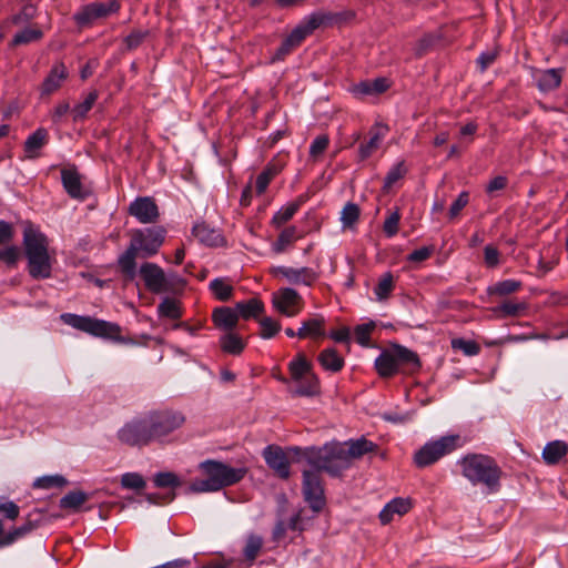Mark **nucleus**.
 Masks as SVG:
<instances>
[{"label":"nucleus","mask_w":568,"mask_h":568,"mask_svg":"<svg viewBox=\"0 0 568 568\" xmlns=\"http://www.w3.org/2000/svg\"><path fill=\"white\" fill-rule=\"evenodd\" d=\"M311 467L313 469L303 471V495L312 510L317 513L325 506L324 488L320 475L325 469Z\"/></svg>","instance_id":"12"},{"label":"nucleus","mask_w":568,"mask_h":568,"mask_svg":"<svg viewBox=\"0 0 568 568\" xmlns=\"http://www.w3.org/2000/svg\"><path fill=\"white\" fill-rule=\"evenodd\" d=\"M192 234L204 245L223 246L225 240L220 231L210 227L205 223H196L192 229Z\"/></svg>","instance_id":"23"},{"label":"nucleus","mask_w":568,"mask_h":568,"mask_svg":"<svg viewBox=\"0 0 568 568\" xmlns=\"http://www.w3.org/2000/svg\"><path fill=\"white\" fill-rule=\"evenodd\" d=\"M235 311L237 313V317H242L244 320L255 318L264 311V304L257 298H251L245 302H239L235 305Z\"/></svg>","instance_id":"32"},{"label":"nucleus","mask_w":568,"mask_h":568,"mask_svg":"<svg viewBox=\"0 0 568 568\" xmlns=\"http://www.w3.org/2000/svg\"><path fill=\"white\" fill-rule=\"evenodd\" d=\"M153 443L164 444L171 440L170 436L185 422L182 413L175 410H154L148 414Z\"/></svg>","instance_id":"8"},{"label":"nucleus","mask_w":568,"mask_h":568,"mask_svg":"<svg viewBox=\"0 0 568 568\" xmlns=\"http://www.w3.org/2000/svg\"><path fill=\"white\" fill-rule=\"evenodd\" d=\"M39 527V521L33 520L30 517L19 527L12 529L0 539V547L9 546L16 540L21 539L29 535L31 531Z\"/></svg>","instance_id":"27"},{"label":"nucleus","mask_w":568,"mask_h":568,"mask_svg":"<svg viewBox=\"0 0 568 568\" xmlns=\"http://www.w3.org/2000/svg\"><path fill=\"white\" fill-rule=\"evenodd\" d=\"M273 274L275 276L281 275L291 284L305 286H312L318 278L317 272L311 267L276 266L273 268Z\"/></svg>","instance_id":"17"},{"label":"nucleus","mask_w":568,"mask_h":568,"mask_svg":"<svg viewBox=\"0 0 568 568\" xmlns=\"http://www.w3.org/2000/svg\"><path fill=\"white\" fill-rule=\"evenodd\" d=\"M128 212L142 224L155 223L159 219V207L150 196H139L129 205Z\"/></svg>","instance_id":"15"},{"label":"nucleus","mask_w":568,"mask_h":568,"mask_svg":"<svg viewBox=\"0 0 568 568\" xmlns=\"http://www.w3.org/2000/svg\"><path fill=\"white\" fill-rule=\"evenodd\" d=\"M153 483L159 488H178L182 485L181 478L172 471H160L153 477Z\"/></svg>","instance_id":"45"},{"label":"nucleus","mask_w":568,"mask_h":568,"mask_svg":"<svg viewBox=\"0 0 568 568\" xmlns=\"http://www.w3.org/2000/svg\"><path fill=\"white\" fill-rule=\"evenodd\" d=\"M384 135L379 130L371 131L369 140L359 145L358 153L361 160L369 158L379 148Z\"/></svg>","instance_id":"40"},{"label":"nucleus","mask_w":568,"mask_h":568,"mask_svg":"<svg viewBox=\"0 0 568 568\" xmlns=\"http://www.w3.org/2000/svg\"><path fill=\"white\" fill-rule=\"evenodd\" d=\"M484 263L488 268H495L500 264V253L496 246L488 244L484 247Z\"/></svg>","instance_id":"60"},{"label":"nucleus","mask_w":568,"mask_h":568,"mask_svg":"<svg viewBox=\"0 0 568 568\" xmlns=\"http://www.w3.org/2000/svg\"><path fill=\"white\" fill-rule=\"evenodd\" d=\"M212 294L222 302L229 301L233 294V287L227 280L216 277L210 282L209 285Z\"/></svg>","instance_id":"37"},{"label":"nucleus","mask_w":568,"mask_h":568,"mask_svg":"<svg viewBox=\"0 0 568 568\" xmlns=\"http://www.w3.org/2000/svg\"><path fill=\"white\" fill-rule=\"evenodd\" d=\"M521 282L517 280H504L495 283L488 292L493 295L506 296L517 292L521 287Z\"/></svg>","instance_id":"44"},{"label":"nucleus","mask_w":568,"mask_h":568,"mask_svg":"<svg viewBox=\"0 0 568 568\" xmlns=\"http://www.w3.org/2000/svg\"><path fill=\"white\" fill-rule=\"evenodd\" d=\"M68 484V480L62 475H47L39 477L34 480L33 487L41 489H50L53 487H63Z\"/></svg>","instance_id":"47"},{"label":"nucleus","mask_w":568,"mask_h":568,"mask_svg":"<svg viewBox=\"0 0 568 568\" xmlns=\"http://www.w3.org/2000/svg\"><path fill=\"white\" fill-rule=\"evenodd\" d=\"M99 98V92L97 90H92L88 93V95L84 98V100L78 104H75L72 110L71 114L74 122L82 121L87 118L88 113L94 105Z\"/></svg>","instance_id":"34"},{"label":"nucleus","mask_w":568,"mask_h":568,"mask_svg":"<svg viewBox=\"0 0 568 568\" xmlns=\"http://www.w3.org/2000/svg\"><path fill=\"white\" fill-rule=\"evenodd\" d=\"M121 443L129 446H148L153 443L148 414L132 419L118 432Z\"/></svg>","instance_id":"11"},{"label":"nucleus","mask_w":568,"mask_h":568,"mask_svg":"<svg viewBox=\"0 0 568 568\" xmlns=\"http://www.w3.org/2000/svg\"><path fill=\"white\" fill-rule=\"evenodd\" d=\"M524 302H514L506 300L494 308V313L499 317L518 316L526 310Z\"/></svg>","instance_id":"38"},{"label":"nucleus","mask_w":568,"mask_h":568,"mask_svg":"<svg viewBox=\"0 0 568 568\" xmlns=\"http://www.w3.org/2000/svg\"><path fill=\"white\" fill-rule=\"evenodd\" d=\"M20 248L17 245L10 244L0 247V262L4 263L8 267H14L20 258Z\"/></svg>","instance_id":"49"},{"label":"nucleus","mask_w":568,"mask_h":568,"mask_svg":"<svg viewBox=\"0 0 568 568\" xmlns=\"http://www.w3.org/2000/svg\"><path fill=\"white\" fill-rule=\"evenodd\" d=\"M412 507L410 500L405 498H394L385 505V514L388 510L395 511V514L402 516L409 511Z\"/></svg>","instance_id":"59"},{"label":"nucleus","mask_w":568,"mask_h":568,"mask_svg":"<svg viewBox=\"0 0 568 568\" xmlns=\"http://www.w3.org/2000/svg\"><path fill=\"white\" fill-rule=\"evenodd\" d=\"M49 142V132L44 128H38L23 144L24 159L36 160L41 155V149Z\"/></svg>","instance_id":"21"},{"label":"nucleus","mask_w":568,"mask_h":568,"mask_svg":"<svg viewBox=\"0 0 568 568\" xmlns=\"http://www.w3.org/2000/svg\"><path fill=\"white\" fill-rule=\"evenodd\" d=\"M88 500V495L81 490L65 494L59 501V506L67 510H78Z\"/></svg>","instance_id":"36"},{"label":"nucleus","mask_w":568,"mask_h":568,"mask_svg":"<svg viewBox=\"0 0 568 568\" xmlns=\"http://www.w3.org/2000/svg\"><path fill=\"white\" fill-rule=\"evenodd\" d=\"M200 469L214 481L219 490L241 481L246 474L243 467L234 468L212 459L201 463Z\"/></svg>","instance_id":"10"},{"label":"nucleus","mask_w":568,"mask_h":568,"mask_svg":"<svg viewBox=\"0 0 568 568\" xmlns=\"http://www.w3.org/2000/svg\"><path fill=\"white\" fill-rule=\"evenodd\" d=\"M394 290V278L392 273H385L378 281L377 285L374 287V294L376 300L382 302L388 298L389 294Z\"/></svg>","instance_id":"42"},{"label":"nucleus","mask_w":568,"mask_h":568,"mask_svg":"<svg viewBox=\"0 0 568 568\" xmlns=\"http://www.w3.org/2000/svg\"><path fill=\"white\" fill-rule=\"evenodd\" d=\"M352 16L348 12L315 11L303 19V21L282 41L281 45L271 58L275 63L285 59L293 49L297 48L303 40L321 27H331Z\"/></svg>","instance_id":"5"},{"label":"nucleus","mask_w":568,"mask_h":568,"mask_svg":"<svg viewBox=\"0 0 568 568\" xmlns=\"http://www.w3.org/2000/svg\"><path fill=\"white\" fill-rule=\"evenodd\" d=\"M296 232L295 226L284 229L272 244V251L276 254L283 253L296 240Z\"/></svg>","instance_id":"39"},{"label":"nucleus","mask_w":568,"mask_h":568,"mask_svg":"<svg viewBox=\"0 0 568 568\" xmlns=\"http://www.w3.org/2000/svg\"><path fill=\"white\" fill-rule=\"evenodd\" d=\"M567 452L568 446L566 443L560 440L550 442L542 450V458L548 465H556L566 456Z\"/></svg>","instance_id":"31"},{"label":"nucleus","mask_w":568,"mask_h":568,"mask_svg":"<svg viewBox=\"0 0 568 568\" xmlns=\"http://www.w3.org/2000/svg\"><path fill=\"white\" fill-rule=\"evenodd\" d=\"M260 336L264 339L273 338L281 331L280 322L273 320L272 317H263L260 321Z\"/></svg>","instance_id":"52"},{"label":"nucleus","mask_w":568,"mask_h":568,"mask_svg":"<svg viewBox=\"0 0 568 568\" xmlns=\"http://www.w3.org/2000/svg\"><path fill=\"white\" fill-rule=\"evenodd\" d=\"M564 69L537 70L534 74L536 85L540 92L547 93L558 89L562 81Z\"/></svg>","instance_id":"20"},{"label":"nucleus","mask_w":568,"mask_h":568,"mask_svg":"<svg viewBox=\"0 0 568 568\" xmlns=\"http://www.w3.org/2000/svg\"><path fill=\"white\" fill-rule=\"evenodd\" d=\"M462 475L474 486H483L487 494L500 489L503 470L489 455L469 453L457 460Z\"/></svg>","instance_id":"4"},{"label":"nucleus","mask_w":568,"mask_h":568,"mask_svg":"<svg viewBox=\"0 0 568 568\" xmlns=\"http://www.w3.org/2000/svg\"><path fill=\"white\" fill-rule=\"evenodd\" d=\"M407 169L404 161L395 163L384 179V189H390L397 181L405 176Z\"/></svg>","instance_id":"48"},{"label":"nucleus","mask_w":568,"mask_h":568,"mask_svg":"<svg viewBox=\"0 0 568 568\" xmlns=\"http://www.w3.org/2000/svg\"><path fill=\"white\" fill-rule=\"evenodd\" d=\"M158 314L160 317L179 320L182 317L181 304L175 298L164 297L158 305Z\"/></svg>","instance_id":"35"},{"label":"nucleus","mask_w":568,"mask_h":568,"mask_svg":"<svg viewBox=\"0 0 568 568\" xmlns=\"http://www.w3.org/2000/svg\"><path fill=\"white\" fill-rule=\"evenodd\" d=\"M273 304L281 314L293 317L301 312L303 300L296 290L284 287L274 294Z\"/></svg>","instance_id":"14"},{"label":"nucleus","mask_w":568,"mask_h":568,"mask_svg":"<svg viewBox=\"0 0 568 568\" xmlns=\"http://www.w3.org/2000/svg\"><path fill=\"white\" fill-rule=\"evenodd\" d=\"M301 205V201L292 202L283 207H281L272 219V224L276 227L282 226L286 222H288L295 213L298 211Z\"/></svg>","instance_id":"41"},{"label":"nucleus","mask_w":568,"mask_h":568,"mask_svg":"<svg viewBox=\"0 0 568 568\" xmlns=\"http://www.w3.org/2000/svg\"><path fill=\"white\" fill-rule=\"evenodd\" d=\"M468 202H469V193L467 191L460 192L459 195L457 196V199L452 203V205L449 207V211H448L449 219L455 220L459 215L462 210L467 206Z\"/></svg>","instance_id":"58"},{"label":"nucleus","mask_w":568,"mask_h":568,"mask_svg":"<svg viewBox=\"0 0 568 568\" xmlns=\"http://www.w3.org/2000/svg\"><path fill=\"white\" fill-rule=\"evenodd\" d=\"M392 351L399 373L412 374L420 368V359L414 351L398 344H395Z\"/></svg>","instance_id":"18"},{"label":"nucleus","mask_w":568,"mask_h":568,"mask_svg":"<svg viewBox=\"0 0 568 568\" xmlns=\"http://www.w3.org/2000/svg\"><path fill=\"white\" fill-rule=\"evenodd\" d=\"M219 489L216 488V486L214 485V481L206 476L205 479H197V480H194L190 486H189V491L190 493H209V491H217Z\"/></svg>","instance_id":"61"},{"label":"nucleus","mask_w":568,"mask_h":568,"mask_svg":"<svg viewBox=\"0 0 568 568\" xmlns=\"http://www.w3.org/2000/svg\"><path fill=\"white\" fill-rule=\"evenodd\" d=\"M277 174V170L273 166H267L264 169L256 178L255 181V190L258 195L263 194L270 182L274 179V176Z\"/></svg>","instance_id":"51"},{"label":"nucleus","mask_w":568,"mask_h":568,"mask_svg":"<svg viewBox=\"0 0 568 568\" xmlns=\"http://www.w3.org/2000/svg\"><path fill=\"white\" fill-rule=\"evenodd\" d=\"M139 274L148 291L154 294L168 292L166 274L161 266L152 262L141 264Z\"/></svg>","instance_id":"13"},{"label":"nucleus","mask_w":568,"mask_h":568,"mask_svg":"<svg viewBox=\"0 0 568 568\" xmlns=\"http://www.w3.org/2000/svg\"><path fill=\"white\" fill-rule=\"evenodd\" d=\"M149 36V31L133 30L124 39V43L128 50H134L142 44L144 39Z\"/></svg>","instance_id":"63"},{"label":"nucleus","mask_w":568,"mask_h":568,"mask_svg":"<svg viewBox=\"0 0 568 568\" xmlns=\"http://www.w3.org/2000/svg\"><path fill=\"white\" fill-rule=\"evenodd\" d=\"M262 456L266 465L281 478L287 479L291 475L290 460L282 449L277 445H267Z\"/></svg>","instance_id":"16"},{"label":"nucleus","mask_w":568,"mask_h":568,"mask_svg":"<svg viewBox=\"0 0 568 568\" xmlns=\"http://www.w3.org/2000/svg\"><path fill=\"white\" fill-rule=\"evenodd\" d=\"M325 320L323 316L316 315L302 323V326L297 331L298 338H316L325 335L324 331Z\"/></svg>","instance_id":"25"},{"label":"nucleus","mask_w":568,"mask_h":568,"mask_svg":"<svg viewBox=\"0 0 568 568\" xmlns=\"http://www.w3.org/2000/svg\"><path fill=\"white\" fill-rule=\"evenodd\" d=\"M214 324L222 329L230 331L237 324L239 317L235 308L231 307H219L213 312Z\"/></svg>","instance_id":"26"},{"label":"nucleus","mask_w":568,"mask_h":568,"mask_svg":"<svg viewBox=\"0 0 568 568\" xmlns=\"http://www.w3.org/2000/svg\"><path fill=\"white\" fill-rule=\"evenodd\" d=\"M37 16V7L32 3L24 4L21 10L11 17V22L16 26L27 23Z\"/></svg>","instance_id":"54"},{"label":"nucleus","mask_w":568,"mask_h":568,"mask_svg":"<svg viewBox=\"0 0 568 568\" xmlns=\"http://www.w3.org/2000/svg\"><path fill=\"white\" fill-rule=\"evenodd\" d=\"M392 348L383 351L375 359V368L379 376L392 377L399 373Z\"/></svg>","instance_id":"24"},{"label":"nucleus","mask_w":568,"mask_h":568,"mask_svg":"<svg viewBox=\"0 0 568 568\" xmlns=\"http://www.w3.org/2000/svg\"><path fill=\"white\" fill-rule=\"evenodd\" d=\"M123 488L141 490L146 486V481L139 473H125L121 477Z\"/></svg>","instance_id":"53"},{"label":"nucleus","mask_w":568,"mask_h":568,"mask_svg":"<svg viewBox=\"0 0 568 568\" xmlns=\"http://www.w3.org/2000/svg\"><path fill=\"white\" fill-rule=\"evenodd\" d=\"M322 367L332 373L339 372L344 366V359L334 348L323 349L317 357Z\"/></svg>","instance_id":"29"},{"label":"nucleus","mask_w":568,"mask_h":568,"mask_svg":"<svg viewBox=\"0 0 568 568\" xmlns=\"http://www.w3.org/2000/svg\"><path fill=\"white\" fill-rule=\"evenodd\" d=\"M377 445L364 436L357 439H349L344 444L332 443L322 447H306L303 450L300 447L292 448L296 454L302 453V457L310 466L317 469H325L327 474L337 477L351 466L352 459L361 458L363 455L373 453Z\"/></svg>","instance_id":"1"},{"label":"nucleus","mask_w":568,"mask_h":568,"mask_svg":"<svg viewBox=\"0 0 568 568\" xmlns=\"http://www.w3.org/2000/svg\"><path fill=\"white\" fill-rule=\"evenodd\" d=\"M43 32L40 29L36 28H24L21 31L17 32L12 38L13 45L28 44L31 42L39 41L42 39Z\"/></svg>","instance_id":"43"},{"label":"nucleus","mask_w":568,"mask_h":568,"mask_svg":"<svg viewBox=\"0 0 568 568\" xmlns=\"http://www.w3.org/2000/svg\"><path fill=\"white\" fill-rule=\"evenodd\" d=\"M298 386L293 392L296 396L313 397L320 394V379L316 374H308L302 381H295Z\"/></svg>","instance_id":"30"},{"label":"nucleus","mask_w":568,"mask_h":568,"mask_svg":"<svg viewBox=\"0 0 568 568\" xmlns=\"http://www.w3.org/2000/svg\"><path fill=\"white\" fill-rule=\"evenodd\" d=\"M460 447L459 435L442 436L438 439L429 440L414 454V463L418 468L428 467L444 456Z\"/></svg>","instance_id":"7"},{"label":"nucleus","mask_w":568,"mask_h":568,"mask_svg":"<svg viewBox=\"0 0 568 568\" xmlns=\"http://www.w3.org/2000/svg\"><path fill=\"white\" fill-rule=\"evenodd\" d=\"M288 371L291 378L295 381H302L308 374H313V367L311 362L307 361L303 353H298L294 359L288 364Z\"/></svg>","instance_id":"28"},{"label":"nucleus","mask_w":568,"mask_h":568,"mask_svg":"<svg viewBox=\"0 0 568 568\" xmlns=\"http://www.w3.org/2000/svg\"><path fill=\"white\" fill-rule=\"evenodd\" d=\"M400 220V214L398 211L393 212L384 222V233L387 237H393L398 232V224Z\"/></svg>","instance_id":"64"},{"label":"nucleus","mask_w":568,"mask_h":568,"mask_svg":"<svg viewBox=\"0 0 568 568\" xmlns=\"http://www.w3.org/2000/svg\"><path fill=\"white\" fill-rule=\"evenodd\" d=\"M219 489L216 488V486L214 485V481L206 476L205 479H197V480H194L190 486H189V491L190 493H209V491H217Z\"/></svg>","instance_id":"62"},{"label":"nucleus","mask_w":568,"mask_h":568,"mask_svg":"<svg viewBox=\"0 0 568 568\" xmlns=\"http://www.w3.org/2000/svg\"><path fill=\"white\" fill-rule=\"evenodd\" d=\"M60 317L64 324L92 336L110 339L120 338L121 328L115 323L72 313H63Z\"/></svg>","instance_id":"6"},{"label":"nucleus","mask_w":568,"mask_h":568,"mask_svg":"<svg viewBox=\"0 0 568 568\" xmlns=\"http://www.w3.org/2000/svg\"><path fill=\"white\" fill-rule=\"evenodd\" d=\"M22 245L29 275L33 280L50 278L54 257L49 252L48 236L29 223L23 229Z\"/></svg>","instance_id":"3"},{"label":"nucleus","mask_w":568,"mask_h":568,"mask_svg":"<svg viewBox=\"0 0 568 568\" xmlns=\"http://www.w3.org/2000/svg\"><path fill=\"white\" fill-rule=\"evenodd\" d=\"M68 75L69 73L63 62L54 63L40 87L41 97H49L58 91Z\"/></svg>","instance_id":"19"},{"label":"nucleus","mask_w":568,"mask_h":568,"mask_svg":"<svg viewBox=\"0 0 568 568\" xmlns=\"http://www.w3.org/2000/svg\"><path fill=\"white\" fill-rule=\"evenodd\" d=\"M220 346L224 353L240 355L245 348V343L239 334L230 332L220 338Z\"/></svg>","instance_id":"33"},{"label":"nucleus","mask_w":568,"mask_h":568,"mask_svg":"<svg viewBox=\"0 0 568 568\" xmlns=\"http://www.w3.org/2000/svg\"><path fill=\"white\" fill-rule=\"evenodd\" d=\"M359 217V207L353 202L346 203L341 213V221L344 226H352Z\"/></svg>","instance_id":"56"},{"label":"nucleus","mask_w":568,"mask_h":568,"mask_svg":"<svg viewBox=\"0 0 568 568\" xmlns=\"http://www.w3.org/2000/svg\"><path fill=\"white\" fill-rule=\"evenodd\" d=\"M452 347L462 351L466 356H475L480 352V346L477 342L465 338H454Z\"/></svg>","instance_id":"50"},{"label":"nucleus","mask_w":568,"mask_h":568,"mask_svg":"<svg viewBox=\"0 0 568 568\" xmlns=\"http://www.w3.org/2000/svg\"><path fill=\"white\" fill-rule=\"evenodd\" d=\"M165 235L166 230L163 226L131 230L130 243L118 258L122 273L129 278H133L136 274V258H149L158 254Z\"/></svg>","instance_id":"2"},{"label":"nucleus","mask_w":568,"mask_h":568,"mask_svg":"<svg viewBox=\"0 0 568 568\" xmlns=\"http://www.w3.org/2000/svg\"><path fill=\"white\" fill-rule=\"evenodd\" d=\"M120 8L121 4L118 0L90 2L78 9L73 14V20L79 28H89L92 27L95 21L118 13Z\"/></svg>","instance_id":"9"},{"label":"nucleus","mask_w":568,"mask_h":568,"mask_svg":"<svg viewBox=\"0 0 568 568\" xmlns=\"http://www.w3.org/2000/svg\"><path fill=\"white\" fill-rule=\"evenodd\" d=\"M439 40V37L435 33L424 34L415 44L414 51L417 57L424 55L430 50Z\"/></svg>","instance_id":"55"},{"label":"nucleus","mask_w":568,"mask_h":568,"mask_svg":"<svg viewBox=\"0 0 568 568\" xmlns=\"http://www.w3.org/2000/svg\"><path fill=\"white\" fill-rule=\"evenodd\" d=\"M374 327V322L357 325L354 329L356 342L362 346H367Z\"/></svg>","instance_id":"57"},{"label":"nucleus","mask_w":568,"mask_h":568,"mask_svg":"<svg viewBox=\"0 0 568 568\" xmlns=\"http://www.w3.org/2000/svg\"><path fill=\"white\" fill-rule=\"evenodd\" d=\"M61 180L65 192L72 199L83 200L87 197V191L83 189L80 174L75 170L63 169Z\"/></svg>","instance_id":"22"},{"label":"nucleus","mask_w":568,"mask_h":568,"mask_svg":"<svg viewBox=\"0 0 568 568\" xmlns=\"http://www.w3.org/2000/svg\"><path fill=\"white\" fill-rule=\"evenodd\" d=\"M263 546V538L255 534H251L246 538V544L243 549V555L246 560L253 561L260 554Z\"/></svg>","instance_id":"46"}]
</instances>
